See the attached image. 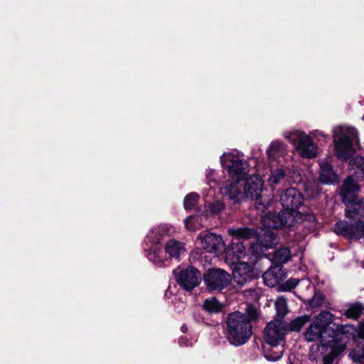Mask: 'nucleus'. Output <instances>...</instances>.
<instances>
[{
	"instance_id": "38",
	"label": "nucleus",
	"mask_w": 364,
	"mask_h": 364,
	"mask_svg": "<svg viewBox=\"0 0 364 364\" xmlns=\"http://www.w3.org/2000/svg\"><path fill=\"white\" fill-rule=\"evenodd\" d=\"M168 232H169V228L167 225H161V226H159V227L153 229L150 232V237H153V236H156V235H159L163 237L164 235H168Z\"/></svg>"
},
{
	"instance_id": "39",
	"label": "nucleus",
	"mask_w": 364,
	"mask_h": 364,
	"mask_svg": "<svg viewBox=\"0 0 364 364\" xmlns=\"http://www.w3.org/2000/svg\"><path fill=\"white\" fill-rule=\"evenodd\" d=\"M224 209V205L220 201H215L210 205V211L212 214L216 215Z\"/></svg>"
},
{
	"instance_id": "12",
	"label": "nucleus",
	"mask_w": 364,
	"mask_h": 364,
	"mask_svg": "<svg viewBox=\"0 0 364 364\" xmlns=\"http://www.w3.org/2000/svg\"><path fill=\"white\" fill-rule=\"evenodd\" d=\"M334 232L349 239L359 240L363 237L364 223L360 220H355L353 223L341 220L335 225Z\"/></svg>"
},
{
	"instance_id": "18",
	"label": "nucleus",
	"mask_w": 364,
	"mask_h": 364,
	"mask_svg": "<svg viewBox=\"0 0 364 364\" xmlns=\"http://www.w3.org/2000/svg\"><path fill=\"white\" fill-rule=\"evenodd\" d=\"M240 181H228L225 185L221 187L220 193L223 196L228 197L229 199L235 200L237 202L245 198L244 191L242 192L239 188V182Z\"/></svg>"
},
{
	"instance_id": "23",
	"label": "nucleus",
	"mask_w": 364,
	"mask_h": 364,
	"mask_svg": "<svg viewBox=\"0 0 364 364\" xmlns=\"http://www.w3.org/2000/svg\"><path fill=\"white\" fill-rule=\"evenodd\" d=\"M204 219H206V217L204 215L190 216L185 220V226L188 230L195 231L203 226Z\"/></svg>"
},
{
	"instance_id": "45",
	"label": "nucleus",
	"mask_w": 364,
	"mask_h": 364,
	"mask_svg": "<svg viewBox=\"0 0 364 364\" xmlns=\"http://www.w3.org/2000/svg\"><path fill=\"white\" fill-rule=\"evenodd\" d=\"M311 134H312L314 137H316V138H318V137L321 136V137H323V138L326 139V138H327V137H328V136H327V135H326V134H324V133H323V132H319V131H318V130H316V131H315V132H313L311 133Z\"/></svg>"
},
{
	"instance_id": "36",
	"label": "nucleus",
	"mask_w": 364,
	"mask_h": 364,
	"mask_svg": "<svg viewBox=\"0 0 364 364\" xmlns=\"http://www.w3.org/2000/svg\"><path fill=\"white\" fill-rule=\"evenodd\" d=\"M199 196L196 193H191L188 194L183 201L184 207L186 210H191L196 205Z\"/></svg>"
},
{
	"instance_id": "40",
	"label": "nucleus",
	"mask_w": 364,
	"mask_h": 364,
	"mask_svg": "<svg viewBox=\"0 0 364 364\" xmlns=\"http://www.w3.org/2000/svg\"><path fill=\"white\" fill-rule=\"evenodd\" d=\"M299 284V280L296 279H290L283 285V291H290L295 288Z\"/></svg>"
},
{
	"instance_id": "13",
	"label": "nucleus",
	"mask_w": 364,
	"mask_h": 364,
	"mask_svg": "<svg viewBox=\"0 0 364 364\" xmlns=\"http://www.w3.org/2000/svg\"><path fill=\"white\" fill-rule=\"evenodd\" d=\"M278 240L272 231L265 230L257 236V242L252 243L249 249L251 255L257 257L264 250L272 248L277 245Z\"/></svg>"
},
{
	"instance_id": "19",
	"label": "nucleus",
	"mask_w": 364,
	"mask_h": 364,
	"mask_svg": "<svg viewBox=\"0 0 364 364\" xmlns=\"http://www.w3.org/2000/svg\"><path fill=\"white\" fill-rule=\"evenodd\" d=\"M165 252L170 259H179L181 255L186 252L184 244L176 240H170L165 245Z\"/></svg>"
},
{
	"instance_id": "17",
	"label": "nucleus",
	"mask_w": 364,
	"mask_h": 364,
	"mask_svg": "<svg viewBox=\"0 0 364 364\" xmlns=\"http://www.w3.org/2000/svg\"><path fill=\"white\" fill-rule=\"evenodd\" d=\"M262 278L266 286L272 287L280 283L284 278V273L279 266L270 267L266 271Z\"/></svg>"
},
{
	"instance_id": "37",
	"label": "nucleus",
	"mask_w": 364,
	"mask_h": 364,
	"mask_svg": "<svg viewBox=\"0 0 364 364\" xmlns=\"http://www.w3.org/2000/svg\"><path fill=\"white\" fill-rule=\"evenodd\" d=\"M325 297L324 296L318 292H316L314 296L309 299V305L311 308H319L324 305Z\"/></svg>"
},
{
	"instance_id": "27",
	"label": "nucleus",
	"mask_w": 364,
	"mask_h": 364,
	"mask_svg": "<svg viewBox=\"0 0 364 364\" xmlns=\"http://www.w3.org/2000/svg\"><path fill=\"white\" fill-rule=\"evenodd\" d=\"M203 307L209 313L216 314L222 311L223 306L215 298L213 297L205 299Z\"/></svg>"
},
{
	"instance_id": "26",
	"label": "nucleus",
	"mask_w": 364,
	"mask_h": 364,
	"mask_svg": "<svg viewBox=\"0 0 364 364\" xmlns=\"http://www.w3.org/2000/svg\"><path fill=\"white\" fill-rule=\"evenodd\" d=\"M364 308L360 303H355L350 304L348 309L345 311L344 315L352 319H358L361 315Z\"/></svg>"
},
{
	"instance_id": "46",
	"label": "nucleus",
	"mask_w": 364,
	"mask_h": 364,
	"mask_svg": "<svg viewBox=\"0 0 364 364\" xmlns=\"http://www.w3.org/2000/svg\"><path fill=\"white\" fill-rule=\"evenodd\" d=\"M318 190L313 191L311 190L310 187L306 186V194H307L308 196L314 197L316 194H318Z\"/></svg>"
},
{
	"instance_id": "1",
	"label": "nucleus",
	"mask_w": 364,
	"mask_h": 364,
	"mask_svg": "<svg viewBox=\"0 0 364 364\" xmlns=\"http://www.w3.org/2000/svg\"><path fill=\"white\" fill-rule=\"evenodd\" d=\"M334 316L327 311L317 315L305 333V338L309 342L319 341L323 346L341 350L346 348L343 339L346 334L353 328L350 325H337L333 323Z\"/></svg>"
},
{
	"instance_id": "44",
	"label": "nucleus",
	"mask_w": 364,
	"mask_h": 364,
	"mask_svg": "<svg viewBox=\"0 0 364 364\" xmlns=\"http://www.w3.org/2000/svg\"><path fill=\"white\" fill-rule=\"evenodd\" d=\"M357 331L358 337L360 338H364V322L360 323Z\"/></svg>"
},
{
	"instance_id": "34",
	"label": "nucleus",
	"mask_w": 364,
	"mask_h": 364,
	"mask_svg": "<svg viewBox=\"0 0 364 364\" xmlns=\"http://www.w3.org/2000/svg\"><path fill=\"white\" fill-rule=\"evenodd\" d=\"M284 348L282 346L279 349L276 350L272 348L266 350L264 353V357L267 360L270 361L279 360L283 355Z\"/></svg>"
},
{
	"instance_id": "2",
	"label": "nucleus",
	"mask_w": 364,
	"mask_h": 364,
	"mask_svg": "<svg viewBox=\"0 0 364 364\" xmlns=\"http://www.w3.org/2000/svg\"><path fill=\"white\" fill-rule=\"evenodd\" d=\"M227 338L235 346L245 343L252 333V326L246 315L240 311L229 314L227 320Z\"/></svg>"
},
{
	"instance_id": "9",
	"label": "nucleus",
	"mask_w": 364,
	"mask_h": 364,
	"mask_svg": "<svg viewBox=\"0 0 364 364\" xmlns=\"http://www.w3.org/2000/svg\"><path fill=\"white\" fill-rule=\"evenodd\" d=\"M296 210L284 208L277 215L272 213L266 214L262 222L267 228H279L284 226H291L294 221Z\"/></svg>"
},
{
	"instance_id": "25",
	"label": "nucleus",
	"mask_w": 364,
	"mask_h": 364,
	"mask_svg": "<svg viewBox=\"0 0 364 364\" xmlns=\"http://www.w3.org/2000/svg\"><path fill=\"white\" fill-rule=\"evenodd\" d=\"M226 255L228 257L233 255L237 260L243 258L245 256L244 245L239 241H232L231 249L227 252Z\"/></svg>"
},
{
	"instance_id": "10",
	"label": "nucleus",
	"mask_w": 364,
	"mask_h": 364,
	"mask_svg": "<svg viewBox=\"0 0 364 364\" xmlns=\"http://www.w3.org/2000/svg\"><path fill=\"white\" fill-rule=\"evenodd\" d=\"M178 284L187 291H191L197 287L200 281V274L193 267H188L185 269L180 267L174 269Z\"/></svg>"
},
{
	"instance_id": "30",
	"label": "nucleus",
	"mask_w": 364,
	"mask_h": 364,
	"mask_svg": "<svg viewBox=\"0 0 364 364\" xmlns=\"http://www.w3.org/2000/svg\"><path fill=\"white\" fill-rule=\"evenodd\" d=\"M274 305L277 316L279 319H282L288 312L287 301L284 296H280L277 299Z\"/></svg>"
},
{
	"instance_id": "8",
	"label": "nucleus",
	"mask_w": 364,
	"mask_h": 364,
	"mask_svg": "<svg viewBox=\"0 0 364 364\" xmlns=\"http://www.w3.org/2000/svg\"><path fill=\"white\" fill-rule=\"evenodd\" d=\"M287 330V323L282 319H274L267 323L264 330V338L266 343L277 347L282 341Z\"/></svg>"
},
{
	"instance_id": "42",
	"label": "nucleus",
	"mask_w": 364,
	"mask_h": 364,
	"mask_svg": "<svg viewBox=\"0 0 364 364\" xmlns=\"http://www.w3.org/2000/svg\"><path fill=\"white\" fill-rule=\"evenodd\" d=\"M334 361V355L330 353L323 358V364H333Z\"/></svg>"
},
{
	"instance_id": "28",
	"label": "nucleus",
	"mask_w": 364,
	"mask_h": 364,
	"mask_svg": "<svg viewBox=\"0 0 364 364\" xmlns=\"http://www.w3.org/2000/svg\"><path fill=\"white\" fill-rule=\"evenodd\" d=\"M349 357L356 364H364V344L358 345L352 349Z\"/></svg>"
},
{
	"instance_id": "6",
	"label": "nucleus",
	"mask_w": 364,
	"mask_h": 364,
	"mask_svg": "<svg viewBox=\"0 0 364 364\" xmlns=\"http://www.w3.org/2000/svg\"><path fill=\"white\" fill-rule=\"evenodd\" d=\"M283 136L294 144L301 157L312 159L316 156L317 146L312 141L310 136L305 132L300 130L286 132Z\"/></svg>"
},
{
	"instance_id": "16",
	"label": "nucleus",
	"mask_w": 364,
	"mask_h": 364,
	"mask_svg": "<svg viewBox=\"0 0 364 364\" xmlns=\"http://www.w3.org/2000/svg\"><path fill=\"white\" fill-rule=\"evenodd\" d=\"M232 275L234 280L242 286L253 278V268L247 262H238L234 267Z\"/></svg>"
},
{
	"instance_id": "21",
	"label": "nucleus",
	"mask_w": 364,
	"mask_h": 364,
	"mask_svg": "<svg viewBox=\"0 0 364 364\" xmlns=\"http://www.w3.org/2000/svg\"><path fill=\"white\" fill-rule=\"evenodd\" d=\"M320 181L326 184L333 183L338 181L336 174L328 163L321 164Z\"/></svg>"
},
{
	"instance_id": "32",
	"label": "nucleus",
	"mask_w": 364,
	"mask_h": 364,
	"mask_svg": "<svg viewBox=\"0 0 364 364\" xmlns=\"http://www.w3.org/2000/svg\"><path fill=\"white\" fill-rule=\"evenodd\" d=\"M285 176V171L282 168H277L271 172V174L267 179L269 184L271 186L279 184Z\"/></svg>"
},
{
	"instance_id": "47",
	"label": "nucleus",
	"mask_w": 364,
	"mask_h": 364,
	"mask_svg": "<svg viewBox=\"0 0 364 364\" xmlns=\"http://www.w3.org/2000/svg\"><path fill=\"white\" fill-rule=\"evenodd\" d=\"M181 330H182V331H183V332H186V331H187V327H186V326H183L181 327Z\"/></svg>"
},
{
	"instance_id": "41",
	"label": "nucleus",
	"mask_w": 364,
	"mask_h": 364,
	"mask_svg": "<svg viewBox=\"0 0 364 364\" xmlns=\"http://www.w3.org/2000/svg\"><path fill=\"white\" fill-rule=\"evenodd\" d=\"M162 239V237L156 235V236L150 237V232L146 236V240L151 244H158Z\"/></svg>"
},
{
	"instance_id": "33",
	"label": "nucleus",
	"mask_w": 364,
	"mask_h": 364,
	"mask_svg": "<svg viewBox=\"0 0 364 364\" xmlns=\"http://www.w3.org/2000/svg\"><path fill=\"white\" fill-rule=\"evenodd\" d=\"M309 316H299L293 320L289 325H287V330L291 331H299L302 326L309 320Z\"/></svg>"
},
{
	"instance_id": "24",
	"label": "nucleus",
	"mask_w": 364,
	"mask_h": 364,
	"mask_svg": "<svg viewBox=\"0 0 364 364\" xmlns=\"http://www.w3.org/2000/svg\"><path fill=\"white\" fill-rule=\"evenodd\" d=\"M146 257L149 261L158 267L164 265L166 260V257L163 256L162 251L155 247H151L146 251Z\"/></svg>"
},
{
	"instance_id": "35",
	"label": "nucleus",
	"mask_w": 364,
	"mask_h": 364,
	"mask_svg": "<svg viewBox=\"0 0 364 364\" xmlns=\"http://www.w3.org/2000/svg\"><path fill=\"white\" fill-rule=\"evenodd\" d=\"M245 312L247 314L246 317L250 321V323L257 321L259 317L258 309L253 305L247 304L245 308Z\"/></svg>"
},
{
	"instance_id": "29",
	"label": "nucleus",
	"mask_w": 364,
	"mask_h": 364,
	"mask_svg": "<svg viewBox=\"0 0 364 364\" xmlns=\"http://www.w3.org/2000/svg\"><path fill=\"white\" fill-rule=\"evenodd\" d=\"M291 251L288 247L280 248L274 251L273 258L275 262L283 264L288 262L291 258Z\"/></svg>"
},
{
	"instance_id": "5",
	"label": "nucleus",
	"mask_w": 364,
	"mask_h": 364,
	"mask_svg": "<svg viewBox=\"0 0 364 364\" xmlns=\"http://www.w3.org/2000/svg\"><path fill=\"white\" fill-rule=\"evenodd\" d=\"M245 198H250L255 201L257 210L264 211L273 200V195L267 197L262 195L263 191V181L258 175L250 176L245 182L244 187Z\"/></svg>"
},
{
	"instance_id": "48",
	"label": "nucleus",
	"mask_w": 364,
	"mask_h": 364,
	"mask_svg": "<svg viewBox=\"0 0 364 364\" xmlns=\"http://www.w3.org/2000/svg\"><path fill=\"white\" fill-rule=\"evenodd\" d=\"M183 341V338H181L180 339V341H179V343H180V344H181V345H182Z\"/></svg>"
},
{
	"instance_id": "15",
	"label": "nucleus",
	"mask_w": 364,
	"mask_h": 364,
	"mask_svg": "<svg viewBox=\"0 0 364 364\" xmlns=\"http://www.w3.org/2000/svg\"><path fill=\"white\" fill-rule=\"evenodd\" d=\"M197 240L201 247L208 252L220 250L224 245L221 237L213 233H200Z\"/></svg>"
},
{
	"instance_id": "7",
	"label": "nucleus",
	"mask_w": 364,
	"mask_h": 364,
	"mask_svg": "<svg viewBox=\"0 0 364 364\" xmlns=\"http://www.w3.org/2000/svg\"><path fill=\"white\" fill-rule=\"evenodd\" d=\"M220 163L233 181H241L249 173L247 161L231 154H224L221 156Z\"/></svg>"
},
{
	"instance_id": "22",
	"label": "nucleus",
	"mask_w": 364,
	"mask_h": 364,
	"mask_svg": "<svg viewBox=\"0 0 364 364\" xmlns=\"http://www.w3.org/2000/svg\"><path fill=\"white\" fill-rule=\"evenodd\" d=\"M228 233L233 236L236 240H239L240 239H250L256 236L255 231L249 228H232L228 230Z\"/></svg>"
},
{
	"instance_id": "43",
	"label": "nucleus",
	"mask_w": 364,
	"mask_h": 364,
	"mask_svg": "<svg viewBox=\"0 0 364 364\" xmlns=\"http://www.w3.org/2000/svg\"><path fill=\"white\" fill-rule=\"evenodd\" d=\"M213 176H214V171L213 170L208 171L206 174V178H207L208 184L210 185V187H212L211 183H215V180Z\"/></svg>"
},
{
	"instance_id": "11",
	"label": "nucleus",
	"mask_w": 364,
	"mask_h": 364,
	"mask_svg": "<svg viewBox=\"0 0 364 364\" xmlns=\"http://www.w3.org/2000/svg\"><path fill=\"white\" fill-rule=\"evenodd\" d=\"M204 282L210 290H221L231 282V276L221 269H212L204 274Z\"/></svg>"
},
{
	"instance_id": "3",
	"label": "nucleus",
	"mask_w": 364,
	"mask_h": 364,
	"mask_svg": "<svg viewBox=\"0 0 364 364\" xmlns=\"http://www.w3.org/2000/svg\"><path fill=\"white\" fill-rule=\"evenodd\" d=\"M333 136L336 156L341 160L350 158L358 143L357 131L352 127L339 126L334 128Z\"/></svg>"
},
{
	"instance_id": "20",
	"label": "nucleus",
	"mask_w": 364,
	"mask_h": 364,
	"mask_svg": "<svg viewBox=\"0 0 364 364\" xmlns=\"http://www.w3.org/2000/svg\"><path fill=\"white\" fill-rule=\"evenodd\" d=\"M354 166H356V169L350 177H352L355 184H358V182L364 180V156H356L350 161L351 169L355 168Z\"/></svg>"
},
{
	"instance_id": "4",
	"label": "nucleus",
	"mask_w": 364,
	"mask_h": 364,
	"mask_svg": "<svg viewBox=\"0 0 364 364\" xmlns=\"http://www.w3.org/2000/svg\"><path fill=\"white\" fill-rule=\"evenodd\" d=\"M360 190L358 184L353 181V178L348 177L341 189V194L343 202L346 204V216L348 218L355 219L364 217V201L355 198V193Z\"/></svg>"
},
{
	"instance_id": "31",
	"label": "nucleus",
	"mask_w": 364,
	"mask_h": 364,
	"mask_svg": "<svg viewBox=\"0 0 364 364\" xmlns=\"http://www.w3.org/2000/svg\"><path fill=\"white\" fill-rule=\"evenodd\" d=\"M284 150V144L279 140L273 141L269 146L267 154L269 158L275 157L277 154H281Z\"/></svg>"
},
{
	"instance_id": "14",
	"label": "nucleus",
	"mask_w": 364,
	"mask_h": 364,
	"mask_svg": "<svg viewBox=\"0 0 364 364\" xmlns=\"http://www.w3.org/2000/svg\"><path fill=\"white\" fill-rule=\"evenodd\" d=\"M280 203L284 208L297 210L302 204V195L295 188H289L283 191Z\"/></svg>"
}]
</instances>
